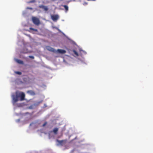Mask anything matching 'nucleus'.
Segmentation results:
<instances>
[{"label":"nucleus","instance_id":"f257e3e1","mask_svg":"<svg viewBox=\"0 0 153 153\" xmlns=\"http://www.w3.org/2000/svg\"><path fill=\"white\" fill-rule=\"evenodd\" d=\"M25 95L24 92L17 91L12 95L13 102L15 103L19 100H25Z\"/></svg>","mask_w":153,"mask_h":153},{"label":"nucleus","instance_id":"f03ea898","mask_svg":"<svg viewBox=\"0 0 153 153\" xmlns=\"http://www.w3.org/2000/svg\"><path fill=\"white\" fill-rule=\"evenodd\" d=\"M39 7L42 9L43 10L45 11H47L48 10V8L47 6H45L43 5H40L39 6Z\"/></svg>","mask_w":153,"mask_h":153},{"label":"nucleus","instance_id":"7ed1b4c3","mask_svg":"<svg viewBox=\"0 0 153 153\" xmlns=\"http://www.w3.org/2000/svg\"><path fill=\"white\" fill-rule=\"evenodd\" d=\"M46 49L48 50V51L53 52H56V51L54 49V48H52L50 46H47L46 47Z\"/></svg>","mask_w":153,"mask_h":153},{"label":"nucleus","instance_id":"20e7f679","mask_svg":"<svg viewBox=\"0 0 153 153\" xmlns=\"http://www.w3.org/2000/svg\"><path fill=\"white\" fill-rule=\"evenodd\" d=\"M56 141L58 142L59 145H60L61 146L63 145L66 143V141L65 140H57Z\"/></svg>","mask_w":153,"mask_h":153},{"label":"nucleus","instance_id":"39448f33","mask_svg":"<svg viewBox=\"0 0 153 153\" xmlns=\"http://www.w3.org/2000/svg\"><path fill=\"white\" fill-rule=\"evenodd\" d=\"M28 31L30 33H34V32H38V30L37 29H35L32 27H30V28Z\"/></svg>","mask_w":153,"mask_h":153},{"label":"nucleus","instance_id":"423d86ee","mask_svg":"<svg viewBox=\"0 0 153 153\" xmlns=\"http://www.w3.org/2000/svg\"><path fill=\"white\" fill-rule=\"evenodd\" d=\"M33 23L36 25L38 26L40 24L39 20H32Z\"/></svg>","mask_w":153,"mask_h":153},{"label":"nucleus","instance_id":"0eeeda50","mask_svg":"<svg viewBox=\"0 0 153 153\" xmlns=\"http://www.w3.org/2000/svg\"><path fill=\"white\" fill-rule=\"evenodd\" d=\"M59 18V16L58 15H51V18L52 19H58Z\"/></svg>","mask_w":153,"mask_h":153},{"label":"nucleus","instance_id":"6e6552de","mask_svg":"<svg viewBox=\"0 0 153 153\" xmlns=\"http://www.w3.org/2000/svg\"><path fill=\"white\" fill-rule=\"evenodd\" d=\"M57 51L59 53H65L66 52V51L64 50L58 49Z\"/></svg>","mask_w":153,"mask_h":153},{"label":"nucleus","instance_id":"1a4fd4ad","mask_svg":"<svg viewBox=\"0 0 153 153\" xmlns=\"http://www.w3.org/2000/svg\"><path fill=\"white\" fill-rule=\"evenodd\" d=\"M27 93L31 95H34L35 94L34 92L32 90L28 91Z\"/></svg>","mask_w":153,"mask_h":153},{"label":"nucleus","instance_id":"9d476101","mask_svg":"<svg viewBox=\"0 0 153 153\" xmlns=\"http://www.w3.org/2000/svg\"><path fill=\"white\" fill-rule=\"evenodd\" d=\"M59 129L57 128H55L53 130V132L55 134H57L58 131Z\"/></svg>","mask_w":153,"mask_h":153},{"label":"nucleus","instance_id":"9b49d317","mask_svg":"<svg viewBox=\"0 0 153 153\" xmlns=\"http://www.w3.org/2000/svg\"><path fill=\"white\" fill-rule=\"evenodd\" d=\"M62 7H64V8H65V11L66 12H67V11L68 10V6L66 5H62Z\"/></svg>","mask_w":153,"mask_h":153},{"label":"nucleus","instance_id":"f8f14e48","mask_svg":"<svg viewBox=\"0 0 153 153\" xmlns=\"http://www.w3.org/2000/svg\"><path fill=\"white\" fill-rule=\"evenodd\" d=\"M16 61L18 63L21 64H23V61L21 60H19L18 59H16Z\"/></svg>","mask_w":153,"mask_h":153},{"label":"nucleus","instance_id":"ddd939ff","mask_svg":"<svg viewBox=\"0 0 153 153\" xmlns=\"http://www.w3.org/2000/svg\"><path fill=\"white\" fill-rule=\"evenodd\" d=\"M73 52L77 56H79L78 54V53L75 50H74L73 51Z\"/></svg>","mask_w":153,"mask_h":153},{"label":"nucleus","instance_id":"4468645a","mask_svg":"<svg viewBox=\"0 0 153 153\" xmlns=\"http://www.w3.org/2000/svg\"><path fill=\"white\" fill-rule=\"evenodd\" d=\"M15 73L19 75H20L22 74V73L20 71H15Z\"/></svg>","mask_w":153,"mask_h":153},{"label":"nucleus","instance_id":"2eb2a0df","mask_svg":"<svg viewBox=\"0 0 153 153\" xmlns=\"http://www.w3.org/2000/svg\"><path fill=\"white\" fill-rule=\"evenodd\" d=\"M35 2V0H32V1H30L28 2V3H33Z\"/></svg>","mask_w":153,"mask_h":153},{"label":"nucleus","instance_id":"dca6fc26","mask_svg":"<svg viewBox=\"0 0 153 153\" xmlns=\"http://www.w3.org/2000/svg\"><path fill=\"white\" fill-rule=\"evenodd\" d=\"M32 19H39L36 17L33 16L32 18Z\"/></svg>","mask_w":153,"mask_h":153},{"label":"nucleus","instance_id":"f3484780","mask_svg":"<svg viewBox=\"0 0 153 153\" xmlns=\"http://www.w3.org/2000/svg\"><path fill=\"white\" fill-rule=\"evenodd\" d=\"M26 9H30V10H32L33 9V8L31 7H27V8H26Z\"/></svg>","mask_w":153,"mask_h":153},{"label":"nucleus","instance_id":"a211bd4d","mask_svg":"<svg viewBox=\"0 0 153 153\" xmlns=\"http://www.w3.org/2000/svg\"><path fill=\"white\" fill-rule=\"evenodd\" d=\"M29 57L31 59H34V57L32 56H29Z\"/></svg>","mask_w":153,"mask_h":153},{"label":"nucleus","instance_id":"6ab92c4d","mask_svg":"<svg viewBox=\"0 0 153 153\" xmlns=\"http://www.w3.org/2000/svg\"><path fill=\"white\" fill-rule=\"evenodd\" d=\"M47 123V122L45 123L42 125L43 126H45L46 125Z\"/></svg>","mask_w":153,"mask_h":153},{"label":"nucleus","instance_id":"aec40b11","mask_svg":"<svg viewBox=\"0 0 153 153\" xmlns=\"http://www.w3.org/2000/svg\"><path fill=\"white\" fill-rule=\"evenodd\" d=\"M27 13L26 12H23V15H25L26 13Z\"/></svg>","mask_w":153,"mask_h":153},{"label":"nucleus","instance_id":"412c9836","mask_svg":"<svg viewBox=\"0 0 153 153\" xmlns=\"http://www.w3.org/2000/svg\"><path fill=\"white\" fill-rule=\"evenodd\" d=\"M22 53H27V52H23V51H22Z\"/></svg>","mask_w":153,"mask_h":153},{"label":"nucleus","instance_id":"4be33fe9","mask_svg":"<svg viewBox=\"0 0 153 153\" xmlns=\"http://www.w3.org/2000/svg\"><path fill=\"white\" fill-rule=\"evenodd\" d=\"M54 22H56V20H55V19H54V20H53Z\"/></svg>","mask_w":153,"mask_h":153},{"label":"nucleus","instance_id":"5701e85b","mask_svg":"<svg viewBox=\"0 0 153 153\" xmlns=\"http://www.w3.org/2000/svg\"><path fill=\"white\" fill-rule=\"evenodd\" d=\"M31 106H30V107H29V108H31Z\"/></svg>","mask_w":153,"mask_h":153}]
</instances>
